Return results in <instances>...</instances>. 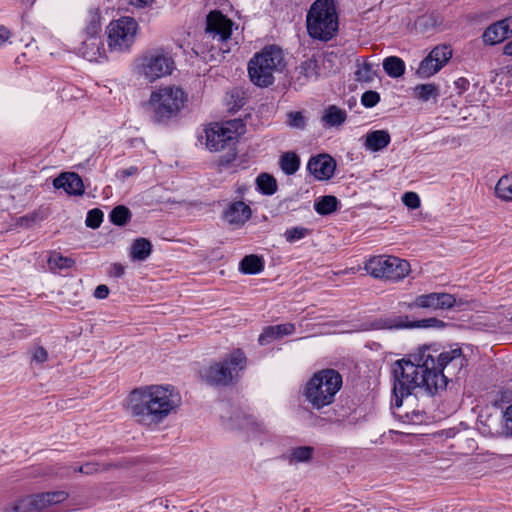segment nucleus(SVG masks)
Returning <instances> with one entry per match:
<instances>
[{"mask_svg":"<svg viewBox=\"0 0 512 512\" xmlns=\"http://www.w3.org/2000/svg\"><path fill=\"white\" fill-rule=\"evenodd\" d=\"M466 366L461 348L441 351L435 344L418 347L392 364L394 405L400 407L403 398L416 388L434 395L445 389L449 380L464 376Z\"/></svg>","mask_w":512,"mask_h":512,"instance_id":"f257e3e1","label":"nucleus"},{"mask_svg":"<svg viewBox=\"0 0 512 512\" xmlns=\"http://www.w3.org/2000/svg\"><path fill=\"white\" fill-rule=\"evenodd\" d=\"M179 401L170 386L152 385L132 392L130 411L140 423L158 424L178 407Z\"/></svg>","mask_w":512,"mask_h":512,"instance_id":"f03ea898","label":"nucleus"},{"mask_svg":"<svg viewBox=\"0 0 512 512\" xmlns=\"http://www.w3.org/2000/svg\"><path fill=\"white\" fill-rule=\"evenodd\" d=\"M342 386V376L334 369L316 372L306 383L304 396L315 409L330 405Z\"/></svg>","mask_w":512,"mask_h":512,"instance_id":"7ed1b4c3","label":"nucleus"},{"mask_svg":"<svg viewBox=\"0 0 512 512\" xmlns=\"http://www.w3.org/2000/svg\"><path fill=\"white\" fill-rule=\"evenodd\" d=\"M285 66L282 50L276 45L264 47L248 63V74L253 84L268 87L274 83V73Z\"/></svg>","mask_w":512,"mask_h":512,"instance_id":"20e7f679","label":"nucleus"},{"mask_svg":"<svg viewBox=\"0 0 512 512\" xmlns=\"http://www.w3.org/2000/svg\"><path fill=\"white\" fill-rule=\"evenodd\" d=\"M307 31L318 40L329 41L338 31V15L333 0H316L307 13Z\"/></svg>","mask_w":512,"mask_h":512,"instance_id":"39448f33","label":"nucleus"},{"mask_svg":"<svg viewBox=\"0 0 512 512\" xmlns=\"http://www.w3.org/2000/svg\"><path fill=\"white\" fill-rule=\"evenodd\" d=\"M174 60L164 48L157 47L144 51L134 63L136 74L148 82H154L170 75L174 70Z\"/></svg>","mask_w":512,"mask_h":512,"instance_id":"423d86ee","label":"nucleus"},{"mask_svg":"<svg viewBox=\"0 0 512 512\" xmlns=\"http://www.w3.org/2000/svg\"><path fill=\"white\" fill-rule=\"evenodd\" d=\"M247 359L241 349L233 350L222 361L211 364L201 371L202 379L212 386L230 385L239 372L244 370Z\"/></svg>","mask_w":512,"mask_h":512,"instance_id":"0eeeda50","label":"nucleus"},{"mask_svg":"<svg viewBox=\"0 0 512 512\" xmlns=\"http://www.w3.org/2000/svg\"><path fill=\"white\" fill-rule=\"evenodd\" d=\"M184 91L175 86L161 87L150 95L147 107L155 122H164L178 114L185 102Z\"/></svg>","mask_w":512,"mask_h":512,"instance_id":"6e6552de","label":"nucleus"},{"mask_svg":"<svg viewBox=\"0 0 512 512\" xmlns=\"http://www.w3.org/2000/svg\"><path fill=\"white\" fill-rule=\"evenodd\" d=\"M364 269L374 278L398 282L410 273V264L407 260L396 256L378 255L369 258Z\"/></svg>","mask_w":512,"mask_h":512,"instance_id":"1a4fd4ad","label":"nucleus"},{"mask_svg":"<svg viewBox=\"0 0 512 512\" xmlns=\"http://www.w3.org/2000/svg\"><path fill=\"white\" fill-rule=\"evenodd\" d=\"M243 124L240 120L225 123H212L205 129L206 147L210 151L231 150L242 134Z\"/></svg>","mask_w":512,"mask_h":512,"instance_id":"9d476101","label":"nucleus"},{"mask_svg":"<svg viewBox=\"0 0 512 512\" xmlns=\"http://www.w3.org/2000/svg\"><path fill=\"white\" fill-rule=\"evenodd\" d=\"M138 23L132 17H121L107 27L108 47L111 51L127 52L135 42Z\"/></svg>","mask_w":512,"mask_h":512,"instance_id":"9b49d317","label":"nucleus"},{"mask_svg":"<svg viewBox=\"0 0 512 512\" xmlns=\"http://www.w3.org/2000/svg\"><path fill=\"white\" fill-rule=\"evenodd\" d=\"M233 22L218 10L211 11L206 18L205 39L216 41L222 54L228 53L227 41L232 34Z\"/></svg>","mask_w":512,"mask_h":512,"instance_id":"f8f14e48","label":"nucleus"},{"mask_svg":"<svg viewBox=\"0 0 512 512\" xmlns=\"http://www.w3.org/2000/svg\"><path fill=\"white\" fill-rule=\"evenodd\" d=\"M451 57L450 47L437 46L420 62L416 73L420 78H429L436 74Z\"/></svg>","mask_w":512,"mask_h":512,"instance_id":"ddd939ff","label":"nucleus"},{"mask_svg":"<svg viewBox=\"0 0 512 512\" xmlns=\"http://www.w3.org/2000/svg\"><path fill=\"white\" fill-rule=\"evenodd\" d=\"M455 305L456 298L454 295L432 292L417 296L413 302L408 303V308L451 309Z\"/></svg>","mask_w":512,"mask_h":512,"instance_id":"4468645a","label":"nucleus"},{"mask_svg":"<svg viewBox=\"0 0 512 512\" xmlns=\"http://www.w3.org/2000/svg\"><path fill=\"white\" fill-rule=\"evenodd\" d=\"M335 161L329 155L312 157L307 164V170L318 180L330 179L335 171Z\"/></svg>","mask_w":512,"mask_h":512,"instance_id":"2eb2a0df","label":"nucleus"},{"mask_svg":"<svg viewBox=\"0 0 512 512\" xmlns=\"http://www.w3.org/2000/svg\"><path fill=\"white\" fill-rule=\"evenodd\" d=\"M56 189H63L67 194L81 196L85 192L82 178L75 172H63L53 180Z\"/></svg>","mask_w":512,"mask_h":512,"instance_id":"dca6fc26","label":"nucleus"},{"mask_svg":"<svg viewBox=\"0 0 512 512\" xmlns=\"http://www.w3.org/2000/svg\"><path fill=\"white\" fill-rule=\"evenodd\" d=\"M251 214V208L247 204L243 201H236L224 211V218L229 224L239 226L249 220Z\"/></svg>","mask_w":512,"mask_h":512,"instance_id":"f3484780","label":"nucleus"},{"mask_svg":"<svg viewBox=\"0 0 512 512\" xmlns=\"http://www.w3.org/2000/svg\"><path fill=\"white\" fill-rule=\"evenodd\" d=\"M295 326L292 323H284L279 325L267 326L259 335L258 342L260 345H267L273 340L290 335L294 332Z\"/></svg>","mask_w":512,"mask_h":512,"instance_id":"a211bd4d","label":"nucleus"},{"mask_svg":"<svg viewBox=\"0 0 512 512\" xmlns=\"http://www.w3.org/2000/svg\"><path fill=\"white\" fill-rule=\"evenodd\" d=\"M79 51L85 59L89 61H97L102 57L104 52L101 37H85Z\"/></svg>","mask_w":512,"mask_h":512,"instance_id":"6ab92c4d","label":"nucleus"},{"mask_svg":"<svg viewBox=\"0 0 512 512\" xmlns=\"http://www.w3.org/2000/svg\"><path fill=\"white\" fill-rule=\"evenodd\" d=\"M318 70L319 67L315 59H306L296 68V83H298L300 86H303L311 80H316L319 75Z\"/></svg>","mask_w":512,"mask_h":512,"instance_id":"aec40b11","label":"nucleus"},{"mask_svg":"<svg viewBox=\"0 0 512 512\" xmlns=\"http://www.w3.org/2000/svg\"><path fill=\"white\" fill-rule=\"evenodd\" d=\"M510 36L507 26H504V22L499 20L486 28L482 35V39L485 44L495 45L503 42Z\"/></svg>","mask_w":512,"mask_h":512,"instance_id":"412c9836","label":"nucleus"},{"mask_svg":"<svg viewBox=\"0 0 512 512\" xmlns=\"http://www.w3.org/2000/svg\"><path fill=\"white\" fill-rule=\"evenodd\" d=\"M391 141L386 130H375L366 134L364 147L366 150L377 152L386 148Z\"/></svg>","mask_w":512,"mask_h":512,"instance_id":"4be33fe9","label":"nucleus"},{"mask_svg":"<svg viewBox=\"0 0 512 512\" xmlns=\"http://www.w3.org/2000/svg\"><path fill=\"white\" fill-rule=\"evenodd\" d=\"M410 323L408 316L391 315L376 319L373 322V327L388 330L410 329Z\"/></svg>","mask_w":512,"mask_h":512,"instance_id":"5701e85b","label":"nucleus"},{"mask_svg":"<svg viewBox=\"0 0 512 512\" xmlns=\"http://www.w3.org/2000/svg\"><path fill=\"white\" fill-rule=\"evenodd\" d=\"M347 119V112L336 105H329L321 117V121L326 127H339Z\"/></svg>","mask_w":512,"mask_h":512,"instance_id":"b1692460","label":"nucleus"},{"mask_svg":"<svg viewBox=\"0 0 512 512\" xmlns=\"http://www.w3.org/2000/svg\"><path fill=\"white\" fill-rule=\"evenodd\" d=\"M40 502L38 494L28 495L18 499L11 508H6L7 512H40L42 509L40 507Z\"/></svg>","mask_w":512,"mask_h":512,"instance_id":"393cba45","label":"nucleus"},{"mask_svg":"<svg viewBox=\"0 0 512 512\" xmlns=\"http://www.w3.org/2000/svg\"><path fill=\"white\" fill-rule=\"evenodd\" d=\"M152 252V244L146 238H137L130 247V257L134 261H145Z\"/></svg>","mask_w":512,"mask_h":512,"instance_id":"a878e982","label":"nucleus"},{"mask_svg":"<svg viewBox=\"0 0 512 512\" xmlns=\"http://www.w3.org/2000/svg\"><path fill=\"white\" fill-rule=\"evenodd\" d=\"M239 269L244 274H258L264 270V261L258 255L250 254L241 260Z\"/></svg>","mask_w":512,"mask_h":512,"instance_id":"bb28decb","label":"nucleus"},{"mask_svg":"<svg viewBox=\"0 0 512 512\" xmlns=\"http://www.w3.org/2000/svg\"><path fill=\"white\" fill-rule=\"evenodd\" d=\"M383 69L391 78H399L405 73V63L397 56H389L383 61Z\"/></svg>","mask_w":512,"mask_h":512,"instance_id":"cd10ccee","label":"nucleus"},{"mask_svg":"<svg viewBox=\"0 0 512 512\" xmlns=\"http://www.w3.org/2000/svg\"><path fill=\"white\" fill-rule=\"evenodd\" d=\"M413 96L422 102L436 100L439 96V88L434 83L419 84L413 88Z\"/></svg>","mask_w":512,"mask_h":512,"instance_id":"c85d7f7f","label":"nucleus"},{"mask_svg":"<svg viewBox=\"0 0 512 512\" xmlns=\"http://www.w3.org/2000/svg\"><path fill=\"white\" fill-rule=\"evenodd\" d=\"M338 208V199L332 195L319 198L314 203V209L319 215H329Z\"/></svg>","mask_w":512,"mask_h":512,"instance_id":"c756f323","label":"nucleus"},{"mask_svg":"<svg viewBox=\"0 0 512 512\" xmlns=\"http://www.w3.org/2000/svg\"><path fill=\"white\" fill-rule=\"evenodd\" d=\"M41 509H45L51 505L59 504L64 502L68 498V493L59 490V491H49L44 493H38Z\"/></svg>","mask_w":512,"mask_h":512,"instance_id":"7c9ffc66","label":"nucleus"},{"mask_svg":"<svg viewBox=\"0 0 512 512\" xmlns=\"http://www.w3.org/2000/svg\"><path fill=\"white\" fill-rule=\"evenodd\" d=\"M280 167L286 175H293L300 167V158L294 152H286L280 157Z\"/></svg>","mask_w":512,"mask_h":512,"instance_id":"2f4dec72","label":"nucleus"},{"mask_svg":"<svg viewBox=\"0 0 512 512\" xmlns=\"http://www.w3.org/2000/svg\"><path fill=\"white\" fill-rule=\"evenodd\" d=\"M258 190L264 195H273L277 191L276 179L267 173H261L256 179Z\"/></svg>","mask_w":512,"mask_h":512,"instance_id":"473e14b6","label":"nucleus"},{"mask_svg":"<svg viewBox=\"0 0 512 512\" xmlns=\"http://www.w3.org/2000/svg\"><path fill=\"white\" fill-rule=\"evenodd\" d=\"M497 197L506 201H512V173L502 176L496 184Z\"/></svg>","mask_w":512,"mask_h":512,"instance_id":"72a5a7b5","label":"nucleus"},{"mask_svg":"<svg viewBox=\"0 0 512 512\" xmlns=\"http://www.w3.org/2000/svg\"><path fill=\"white\" fill-rule=\"evenodd\" d=\"M75 264V261L70 258L63 256L58 252H53L48 258V265L51 270H64L69 269Z\"/></svg>","mask_w":512,"mask_h":512,"instance_id":"f704fd0d","label":"nucleus"},{"mask_svg":"<svg viewBox=\"0 0 512 512\" xmlns=\"http://www.w3.org/2000/svg\"><path fill=\"white\" fill-rule=\"evenodd\" d=\"M109 218L114 225L123 226L131 219V212L126 206L119 205L112 209Z\"/></svg>","mask_w":512,"mask_h":512,"instance_id":"c9c22d12","label":"nucleus"},{"mask_svg":"<svg viewBox=\"0 0 512 512\" xmlns=\"http://www.w3.org/2000/svg\"><path fill=\"white\" fill-rule=\"evenodd\" d=\"M101 22L100 15L97 12L89 14L88 23L85 26L84 34L86 37H100Z\"/></svg>","mask_w":512,"mask_h":512,"instance_id":"e433bc0d","label":"nucleus"},{"mask_svg":"<svg viewBox=\"0 0 512 512\" xmlns=\"http://www.w3.org/2000/svg\"><path fill=\"white\" fill-rule=\"evenodd\" d=\"M314 449L310 446H300L291 450L290 462L301 463L311 459Z\"/></svg>","mask_w":512,"mask_h":512,"instance_id":"4c0bfd02","label":"nucleus"},{"mask_svg":"<svg viewBox=\"0 0 512 512\" xmlns=\"http://www.w3.org/2000/svg\"><path fill=\"white\" fill-rule=\"evenodd\" d=\"M355 75L357 81L369 83L375 78L376 71L374 70L373 64L364 63L358 67Z\"/></svg>","mask_w":512,"mask_h":512,"instance_id":"58836bf2","label":"nucleus"},{"mask_svg":"<svg viewBox=\"0 0 512 512\" xmlns=\"http://www.w3.org/2000/svg\"><path fill=\"white\" fill-rule=\"evenodd\" d=\"M310 233V230L305 227H291L287 229L284 233V237L287 242L294 243L298 240H301L308 236Z\"/></svg>","mask_w":512,"mask_h":512,"instance_id":"ea45409f","label":"nucleus"},{"mask_svg":"<svg viewBox=\"0 0 512 512\" xmlns=\"http://www.w3.org/2000/svg\"><path fill=\"white\" fill-rule=\"evenodd\" d=\"M104 214L102 210L98 208H94L88 211L86 216V226L92 229H96L100 227L102 221H103Z\"/></svg>","mask_w":512,"mask_h":512,"instance_id":"a19ab883","label":"nucleus"},{"mask_svg":"<svg viewBox=\"0 0 512 512\" xmlns=\"http://www.w3.org/2000/svg\"><path fill=\"white\" fill-rule=\"evenodd\" d=\"M445 325L446 324L442 320L431 317V318L422 319V320H418V321H411L410 329L411 328H443V327H445Z\"/></svg>","mask_w":512,"mask_h":512,"instance_id":"79ce46f5","label":"nucleus"},{"mask_svg":"<svg viewBox=\"0 0 512 512\" xmlns=\"http://www.w3.org/2000/svg\"><path fill=\"white\" fill-rule=\"evenodd\" d=\"M380 101V95L376 91H366L362 94L361 103L366 108H372L376 106Z\"/></svg>","mask_w":512,"mask_h":512,"instance_id":"37998d69","label":"nucleus"},{"mask_svg":"<svg viewBox=\"0 0 512 512\" xmlns=\"http://www.w3.org/2000/svg\"><path fill=\"white\" fill-rule=\"evenodd\" d=\"M287 117H288L287 123L289 126L298 128V129H303L305 127V117L303 116V114L301 112H299V111L290 112V113H288Z\"/></svg>","mask_w":512,"mask_h":512,"instance_id":"c03bdc74","label":"nucleus"},{"mask_svg":"<svg viewBox=\"0 0 512 512\" xmlns=\"http://www.w3.org/2000/svg\"><path fill=\"white\" fill-rule=\"evenodd\" d=\"M402 201L410 209H417L421 203L418 194L415 192H406L402 197Z\"/></svg>","mask_w":512,"mask_h":512,"instance_id":"a18cd8bd","label":"nucleus"},{"mask_svg":"<svg viewBox=\"0 0 512 512\" xmlns=\"http://www.w3.org/2000/svg\"><path fill=\"white\" fill-rule=\"evenodd\" d=\"M72 469L73 472L89 475L97 472L99 470V465L97 463H86L78 467H72Z\"/></svg>","mask_w":512,"mask_h":512,"instance_id":"49530a36","label":"nucleus"},{"mask_svg":"<svg viewBox=\"0 0 512 512\" xmlns=\"http://www.w3.org/2000/svg\"><path fill=\"white\" fill-rule=\"evenodd\" d=\"M506 433L512 436V404L504 412Z\"/></svg>","mask_w":512,"mask_h":512,"instance_id":"de8ad7c7","label":"nucleus"},{"mask_svg":"<svg viewBox=\"0 0 512 512\" xmlns=\"http://www.w3.org/2000/svg\"><path fill=\"white\" fill-rule=\"evenodd\" d=\"M48 354L43 347H37L32 355V359L38 363H43L47 360Z\"/></svg>","mask_w":512,"mask_h":512,"instance_id":"09e8293b","label":"nucleus"},{"mask_svg":"<svg viewBox=\"0 0 512 512\" xmlns=\"http://www.w3.org/2000/svg\"><path fill=\"white\" fill-rule=\"evenodd\" d=\"M454 84H455V87L457 88L459 94L464 93L465 91H467L469 86H470V82L466 78H464V77L458 78L454 82Z\"/></svg>","mask_w":512,"mask_h":512,"instance_id":"8fccbe9b","label":"nucleus"},{"mask_svg":"<svg viewBox=\"0 0 512 512\" xmlns=\"http://www.w3.org/2000/svg\"><path fill=\"white\" fill-rule=\"evenodd\" d=\"M109 294V289L106 285H98L94 291V296L97 299H105Z\"/></svg>","mask_w":512,"mask_h":512,"instance_id":"3c124183","label":"nucleus"},{"mask_svg":"<svg viewBox=\"0 0 512 512\" xmlns=\"http://www.w3.org/2000/svg\"><path fill=\"white\" fill-rule=\"evenodd\" d=\"M124 267L119 263H114L110 268V275L120 278L124 275Z\"/></svg>","mask_w":512,"mask_h":512,"instance_id":"603ef678","label":"nucleus"},{"mask_svg":"<svg viewBox=\"0 0 512 512\" xmlns=\"http://www.w3.org/2000/svg\"><path fill=\"white\" fill-rule=\"evenodd\" d=\"M129 4L137 7V8H144L149 5H151L154 0H127Z\"/></svg>","mask_w":512,"mask_h":512,"instance_id":"864d4df0","label":"nucleus"},{"mask_svg":"<svg viewBox=\"0 0 512 512\" xmlns=\"http://www.w3.org/2000/svg\"><path fill=\"white\" fill-rule=\"evenodd\" d=\"M10 36V31L4 26H0V45L4 44Z\"/></svg>","mask_w":512,"mask_h":512,"instance_id":"5fc2aeb1","label":"nucleus"},{"mask_svg":"<svg viewBox=\"0 0 512 512\" xmlns=\"http://www.w3.org/2000/svg\"><path fill=\"white\" fill-rule=\"evenodd\" d=\"M507 26L508 32L512 35V15L501 20Z\"/></svg>","mask_w":512,"mask_h":512,"instance_id":"6e6d98bb","label":"nucleus"},{"mask_svg":"<svg viewBox=\"0 0 512 512\" xmlns=\"http://www.w3.org/2000/svg\"><path fill=\"white\" fill-rule=\"evenodd\" d=\"M136 172H137V168H136V167H130V168H128V169L122 170V171H121V174H122L124 177H128V176H132V175H134Z\"/></svg>","mask_w":512,"mask_h":512,"instance_id":"4d7b16f0","label":"nucleus"},{"mask_svg":"<svg viewBox=\"0 0 512 512\" xmlns=\"http://www.w3.org/2000/svg\"><path fill=\"white\" fill-rule=\"evenodd\" d=\"M503 53L508 56H512V40L509 41L505 46Z\"/></svg>","mask_w":512,"mask_h":512,"instance_id":"13d9d810","label":"nucleus"},{"mask_svg":"<svg viewBox=\"0 0 512 512\" xmlns=\"http://www.w3.org/2000/svg\"><path fill=\"white\" fill-rule=\"evenodd\" d=\"M23 4L32 6L36 0H20Z\"/></svg>","mask_w":512,"mask_h":512,"instance_id":"bf43d9fd","label":"nucleus"},{"mask_svg":"<svg viewBox=\"0 0 512 512\" xmlns=\"http://www.w3.org/2000/svg\"><path fill=\"white\" fill-rule=\"evenodd\" d=\"M303 512H309L307 509H305Z\"/></svg>","mask_w":512,"mask_h":512,"instance_id":"052dcab7","label":"nucleus"}]
</instances>
